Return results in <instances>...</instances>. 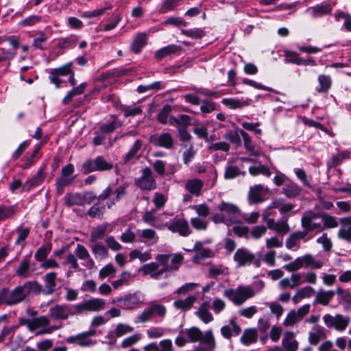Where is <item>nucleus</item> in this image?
Segmentation results:
<instances>
[{
	"label": "nucleus",
	"instance_id": "f257e3e1",
	"mask_svg": "<svg viewBox=\"0 0 351 351\" xmlns=\"http://www.w3.org/2000/svg\"><path fill=\"white\" fill-rule=\"evenodd\" d=\"M184 257L180 254H159L156 256L158 263L151 262L142 266L141 271L143 275H149L154 280H159L163 274L179 269ZM167 277V275H165Z\"/></svg>",
	"mask_w": 351,
	"mask_h": 351
},
{
	"label": "nucleus",
	"instance_id": "f03ea898",
	"mask_svg": "<svg viewBox=\"0 0 351 351\" xmlns=\"http://www.w3.org/2000/svg\"><path fill=\"white\" fill-rule=\"evenodd\" d=\"M324 265V263L321 260H316L312 254H306L302 256L298 257L293 261L287 264L284 268L288 272H293L289 278L291 289L299 287L304 282L302 280V275L300 273L295 271L302 268L320 269Z\"/></svg>",
	"mask_w": 351,
	"mask_h": 351
},
{
	"label": "nucleus",
	"instance_id": "7ed1b4c3",
	"mask_svg": "<svg viewBox=\"0 0 351 351\" xmlns=\"http://www.w3.org/2000/svg\"><path fill=\"white\" fill-rule=\"evenodd\" d=\"M42 286L36 281H27L16 287L11 292L8 288L1 289V298L4 304L14 306L24 301L30 293H41Z\"/></svg>",
	"mask_w": 351,
	"mask_h": 351
},
{
	"label": "nucleus",
	"instance_id": "20e7f679",
	"mask_svg": "<svg viewBox=\"0 0 351 351\" xmlns=\"http://www.w3.org/2000/svg\"><path fill=\"white\" fill-rule=\"evenodd\" d=\"M216 210L210 217V220L215 224L224 223L230 226L241 222L239 219L241 210L236 204L222 201L217 206Z\"/></svg>",
	"mask_w": 351,
	"mask_h": 351
},
{
	"label": "nucleus",
	"instance_id": "39448f33",
	"mask_svg": "<svg viewBox=\"0 0 351 351\" xmlns=\"http://www.w3.org/2000/svg\"><path fill=\"white\" fill-rule=\"evenodd\" d=\"M167 314L166 307L161 304L154 302L138 313L134 319L136 324H145L151 321L154 317L163 319Z\"/></svg>",
	"mask_w": 351,
	"mask_h": 351
},
{
	"label": "nucleus",
	"instance_id": "423d86ee",
	"mask_svg": "<svg viewBox=\"0 0 351 351\" xmlns=\"http://www.w3.org/2000/svg\"><path fill=\"white\" fill-rule=\"evenodd\" d=\"M254 295L255 292L250 286H239L235 289H228L223 291V295L238 306L241 305Z\"/></svg>",
	"mask_w": 351,
	"mask_h": 351
},
{
	"label": "nucleus",
	"instance_id": "0eeeda50",
	"mask_svg": "<svg viewBox=\"0 0 351 351\" xmlns=\"http://www.w3.org/2000/svg\"><path fill=\"white\" fill-rule=\"evenodd\" d=\"M184 333L187 335L188 340L190 342L200 341L206 344L210 348V351H213L215 348V340L212 330H208L203 333L199 328L191 327L186 329Z\"/></svg>",
	"mask_w": 351,
	"mask_h": 351
},
{
	"label": "nucleus",
	"instance_id": "6e6552de",
	"mask_svg": "<svg viewBox=\"0 0 351 351\" xmlns=\"http://www.w3.org/2000/svg\"><path fill=\"white\" fill-rule=\"evenodd\" d=\"M144 297L140 292L129 293L112 299L113 304H118L124 310L132 311L143 304Z\"/></svg>",
	"mask_w": 351,
	"mask_h": 351
},
{
	"label": "nucleus",
	"instance_id": "1a4fd4ad",
	"mask_svg": "<svg viewBox=\"0 0 351 351\" xmlns=\"http://www.w3.org/2000/svg\"><path fill=\"white\" fill-rule=\"evenodd\" d=\"M319 213L313 210H307L303 213L301 218V226L303 228V232H306V234L315 232L316 233L323 231L322 223L317 222V219H319Z\"/></svg>",
	"mask_w": 351,
	"mask_h": 351
},
{
	"label": "nucleus",
	"instance_id": "9d476101",
	"mask_svg": "<svg viewBox=\"0 0 351 351\" xmlns=\"http://www.w3.org/2000/svg\"><path fill=\"white\" fill-rule=\"evenodd\" d=\"M325 326L328 328H334L337 331H344L351 322V317L348 315L337 313L334 315L325 314L323 316Z\"/></svg>",
	"mask_w": 351,
	"mask_h": 351
},
{
	"label": "nucleus",
	"instance_id": "9b49d317",
	"mask_svg": "<svg viewBox=\"0 0 351 351\" xmlns=\"http://www.w3.org/2000/svg\"><path fill=\"white\" fill-rule=\"evenodd\" d=\"M135 185L141 190L153 191L157 188V184L152 169L145 167L141 175L134 180Z\"/></svg>",
	"mask_w": 351,
	"mask_h": 351
},
{
	"label": "nucleus",
	"instance_id": "f8f14e48",
	"mask_svg": "<svg viewBox=\"0 0 351 351\" xmlns=\"http://www.w3.org/2000/svg\"><path fill=\"white\" fill-rule=\"evenodd\" d=\"M105 301L101 298H92L73 306L75 313L80 315L86 311H99L104 308Z\"/></svg>",
	"mask_w": 351,
	"mask_h": 351
},
{
	"label": "nucleus",
	"instance_id": "ddd939ff",
	"mask_svg": "<svg viewBox=\"0 0 351 351\" xmlns=\"http://www.w3.org/2000/svg\"><path fill=\"white\" fill-rule=\"evenodd\" d=\"M49 315L54 319H67L70 316L77 315L73 306L67 304H56L49 310Z\"/></svg>",
	"mask_w": 351,
	"mask_h": 351
},
{
	"label": "nucleus",
	"instance_id": "4468645a",
	"mask_svg": "<svg viewBox=\"0 0 351 351\" xmlns=\"http://www.w3.org/2000/svg\"><path fill=\"white\" fill-rule=\"evenodd\" d=\"M74 173V166L73 164H68L63 167L61 170V175L57 180V191L59 194H62L64 188L69 185L75 179L73 176Z\"/></svg>",
	"mask_w": 351,
	"mask_h": 351
},
{
	"label": "nucleus",
	"instance_id": "2eb2a0df",
	"mask_svg": "<svg viewBox=\"0 0 351 351\" xmlns=\"http://www.w3.org/2000/svg\"><path fill=\"white\" fill-rule=\"evenodd\" d=\"M19 324L21 326H25L30 332H33L39 328L48 326L50 324V320L45 315L34 317L32 319L21 317L19 319Z\"/></svg>",
	"mask_w": 351,
	"mask_h": 351
},
{
	"label": "nucleus",
	"instance_id": "dca6fc26",
	"mask_svg": "<svg viewBox=\"0 0 351 351\" xmlns=\"http://www.w3.org/2000/svg\"><path fill=\"white\" fill-rule=\"evenodd\" d=\"M172 232H177L180 236L186 237L192 233L187 220L184 218L175 219L168 226Z\"/></svg>",
	"mask_w": 351,
	"mask_h": 351
},
{
	"label": "nucleus",
	"instance_id": "f3484780",
	"mask_svg": "<svg viewBox=\"0 0 351 351\" xmlns=\"http://www.w3.org/2000/svg\"><path fill=\"white\" fill-rule=\"evenodd\" d=\"M71 73V64H66L60 68L53 69L49 73V80L54 84L56 88H59L62 82L60 77L69 75Z\"/></svg>",
	"mask_w": 351,
	"mask_h": 351
},
{
	"label": "nucleus",
	"instance_id": "a211bd4d",
	"mask_svg": "<svg viewBox=\"0 0 351 351\" xmlns=\"http://www.w3.org/2000/svg\"><path fill=\"white\" fill-rule=\"evenodd\" d=\"M306 237L307 235L306 234V232H303L302 230H298L292 232L286 239V247L289 250H292L293 248L297 250L299 249L300 247V241H307L308 239H306Z\"/></svg>",
	"mask_w": 351,
	"mask_h": 351
},
{
	"label": "nucleus",
	"instance_id": "6ab92c4d",
	"mask_svg": "<svg viewBox=\"0 0 351 351\" xmlns=\"http://www.w3.org/2000/svg\"><path fill=\"white\" fill-rule=\"evenodd\" d=\"M150 142L154 145L170 149L173 145V139L171 135L168 132L162 133L160 135H154L150 137Z\"/></svg>",
	"mask_w": 351,
	"mask_h": 351
},
{
	"label": "nucleus",
	"instance_id": "aec40b11",
	"mask_svg": "<svg viewBox=\"0 0 351 351\" xmlns=\"http://www.w3.org/2000/svg\"><path fill=\"white\" fill-rule=\"evenodd\" d=\"M66 342L77 345L80 347H90L96 344L97 341L87 337L86 333L81 332L76 335L70 336L66 339Z\"/></svg>",
	"mask_w": 351,
	"mask_h": 351
},
{
	"label": "nucleus",
	"instance_id": "412c9836",
	"mask_svg": "<svg viewBox=\"0 0 351 351\" xmlns=\"http://www.w3.org/2000/svg\"><path fill=\"white\" fill-rule=\"evenodd\" d=\"M326 337V330L323 326L317 325L308 332V341L311 345L316 346Z\"/></svg>",
	"mask_w": 351,
	"mask_h": 351
},
{
	"label": "nucleus",
	"instance_id": "4be33fe9",
	"mask_svg": "<svg viewBox=\"0 0 351 351\" xmlns=\"http://www.w3.org/2000/svg\"><path fill=\"white\" fill-rule=\"evenodd\" d=\"M341 227L337 232L339 239L351 241V217L340 219Z\"/></svg>",
	"mask_w": 351,
	"mask_h": 351
},
{
	"label": "nucleus",
	"instance_id": "5701e85b",
	"mask_svg": "<svg viewBox=\"0 0 351 351\" xmlns=\"http://www.w3.org/2000/svg\"><path fill=\"white\" fill-rule=\"evenodd\" d=\"M45 283V288H42L41 293L44 295H48L53 293L56 291L57 286V274L55 272H49L45 275L43 277Z\"/></svg>",
	"mask_w": 351,
	"mask_h": 351
},
{
	"label": "nucleus",
	"instance_id": "b1692460",
	"mask_svg": "<svg viewBox=\"0 0 351 351\" xmlns=\"http://www.w3.org/2000/svg\"><path fill=\"white\" fill-rule=\"evenodd\" d=\"M234 260L238 263L239 266H245L253 262L254 255L246 249L240 248L235 252Z\"/></svg>",
	"mask_w": 351,
	"mask_h": 351
},
{
	"label": "nucleus",
	"instance_id": "393cba45",
	"mask_svg": "<svg viewBox=\"0 0 351 351\" xmlns=\"http://www.w3.org/2000/svg\"><path fill=\"white\" fill-rule=\"evenodd\" d=\"M267 191V189L261 184H255L251 186L248 193V199L250 203H260L263 201V195Z\"/></svg>",
	"mask_w": 351,
	"mask_h": 351
},
{
	"label": "nucleus",
	"instance_id": "a878e982",
	"mask_svg": "<svg viewBox=\"0 0 351 351\" xmlns=\"http://www.w3.org/2000/svg\"><path fill=\"white\" fill-rule=\"evenodd\" d=\"M195 314L204 324H208L214 319L212 313L210 312L208 302H202Z\"/></svg>",
	"mask_w": 351,
	"mask_h": 351
},
{
	"label": "nucleus",
	"instance_id": "bb28decb",
	"mask_svg": "<svg viewBox=\"0 0 351 351\" xmlns=\"http://www.w3.org/2000/svg\"><path fill=\"white\" fill-rule=\"evenodd\" d=\"M302 188L296 183L289 180L282 188V193L289 199H294L300 195Z\"/></svg>",
	"mask_w": 351,
	"mask_h": 351
},
{
	"label": "nucleus",
	"instance_id": "cd10ccee",
	"mask_svg": "<svg viewBox=\"0 0 351 351\" xmlns=\"http://www.w3.org/2000/svg\"><path fill=\"white\" fill-rule=\"evenodd\" d=\"M298 342L295 339V334L291 331H287L282 340V346L285 351H297Z\"/></svg>",
	"mask_w": 351,
	"mask_h": 351
},
{
	"label": "nucleus",
	"instance_id": "c85d7f7f",
	"mask_svg": "<svg viewBox=\"0 0 351 351\" xmlns=\"http://www.w3.org/2000/svg\"><path fill=\"white\" fill-rule=\"evenodd\" d=\"M147 43V34L145 32L138 33L134 38L130 45L131 51L134 53H138Z\"/></svg>",
	"mask_w": 351,
	"mask_h": 351
},
{
	"label": "nucleus",
	"instance_id": "c756f323",
	"mask_svg": "<svg viewBox=\"0 0 351 351\" xmlns=\"http://www.w3.org/2000/svg\"><path fill=\"white\" fill-rule=\"evenodd\" d=\"M197 301V297L195 295H189L184 299L176 300L173 302V306L176 309L182 311H189Z\"/></svg>",
	"mask_w": 351,
	"mask_h": 351
},
{
	"label": "nucleus",
	"instance_id": "7c9ffc66",
	"mask_svg": "<svg viewBox=\"0 0 351 351\" xmlns=\"http://www.w3.org/2000/svg\"><path fill=\"white\" fill-rule=\"evenodd\" d=\"M203 186L204 182L198 178L189 180L185 183V189L196 197L200 195Z\"/></svg>",
	"mask_w": 351,
	"mask_h": 351
},
{
	"label": "nucleus",
	"instance_id": "2f4dec72",
	"mask_svg": "<svg viewBox=\"0 0 351 351\" xmlns=\"http://www.w3.org/2000/svg\"><path fill=\"white\" fill-rule=\"evenodd\" d=\"M335 295V292L334 291H325L323 289H319L317 292L314 303L327 306L330 300L334 298Z\"/></svg>",
	"mask_w": 351,
	"mask_h": 351
},
{
	"label": "nucleus",
	"instance_id": "473e14b6",
	"mask_svg": "<svg viewBox=\"0 0 351 351\" xmlns=\"http://www.w3.org/2000/svg\"><path fill=\"white\" fill-rule=\"evenodd\" d=\"M252 101L251 99H240L237 98H224L221 100L222 104L230 109L241 108L248 106Z\"/></svg>",
	"mask_w": 351,
	"mask_h": 351
},
{
	"label": "nucleus",
	"instance_id": "72a5a7b5",
	"mask_svg": "<svg viewBox=\"0 0 351 351\" xmlns=\"http://www.w3.org/2000/svg\"><path fill=\"white\" fill-rule=\"evenodd\" d=\"M181 49L182 47L180 46L176 45H170L156 51L154 56L158 60H161L169 55L175 54L179 52Z\"/></svg>",
	"mask_w": 351,
	"mask_h": 351
},
{
	"label": "nucleus",
	"instance_id": "f704fd0d",
	"mask_svg": "<svg viewBox=\"0 0 351 351\" xmlns=\"http://www.w3.org/2000/svg\"><path fill=\"white\" fill-rule=\"evenodd\" d=\"M239 132L243 138L245 149L250 152L252 156H259L261 152L259 150L255 149V146L252 143L250 135L243 130H239Z\"/></svg>",
	"mask_w": 351,
	"mask_h": 351
},
{
	"label": "nucleus",
	"instance_id": "c9c22d12",
	"mask_svg": "<svg viewBox=\"0 0 351 351\" xmlns=\"http://www.w3.org/2000/svg\"><path fill=\"white\" fill-rule=\"evenodd\" d=\"M143 145V142L138 139L132 145L128 152L124 156L123 160L124 163L130 162L134 158H139L138 155V152L141 150Z\"/></svg>",
	"mask_w": 351,
	"mask_h": 351
},
{
	"label": "nucleus",
	"instance_id": "e433bc0d",
	"mask_svg": "<svg viewBox=\"0 0 351 351\" xmlns=\"http://www.w3.org/2000/svg\"><path fill=\"white\" fill-rule=\"evenodd\" d=\"M315 292V291L313 287L310 286L304 287L296 291L292 300L296 304L302 299L311 298Z\"/></svg>",
	"mask_w": 351,
	"mask_h": 351
},
{
	"label": "nucleus",
	"instance_id": "4c0bfd02",
	"mask_svg": "<svg viewBox=\"0 0 351 351\" xmlns=\"http://www.w3.org/2000/svg\"><path fill=\"white\" fill-rule=\"evenodd\" d=\"M308 10H311L313 17L318 18L322 17L324 15L330 14L331 12L332 8L330 4L323 3L317 4L308 9Z\"/></svg>",
	"mask_w": 351,
	"mask_h": 351
},
{
	"label": "nucleus",
	"instance_id": "58836bf2",
	"mask_svg": "<svg viewBox=\"0 0 351 351\" xmlns=\"http://www.w3.org/2000/svg\"><path fill=\"white\" fill-rule=\"evenodd\" d=\"M257 330L255 328H247L241 337V342L244 346H249L257 341Z\"/></svg>",
	"mask_w": 351,
	"mask_h": 351
},
{
	"label": "nucleus",
	"instance_id": "ea45409f",
	"mask_svg": "<svg viewBox=\"0 0 351 351\" xmlns=\"http://www.w3.org/2000/svg\"><path fill=\"white\" fill-rule=\"evenodd\" d=\"M108 227L109 223H104L93 228L90 234V241L94 243L97 240L103 239L108 232Z\"/></svg>",
	"mask_w": 351,
	"mask_h": 351
},
{
	"label": "nucleus",
	"instance_id": "a19ab883",
	"mask_svg": "<svg viewBox=\"0 0 351 351\" xmlns=\"http://www.w3.org/2000/svg\"><path fill=\"white\" fill-rule=\"evenodd\" d=\"M75 253L79 259L88 261L87 266L88 267L92 268L95 265L94 261L90 258L88 251L84 246L80 244H77L75 250Z\"/></svg>",
	"mask_w": 351,
	"mask_h": 351
},
{
	"label": "nucleus",
	"instance_id": "79ce46f5",
	"mask_svg": "<svg viewBox=\"0 0 351 351\" xmlns=\"http://www.w3.org/2000/svg\"><path fill=\"white\" fill-rule=\"evenodd\" d=\"M319 217L323 222V224L322 223L323 231L328 228H334L338 226V221L335 217L326 213H319Z\"/></svg>",
	"mask_w": 351,
	"mask_h": 351
},
{
	"label": "nucleus",
	"instance_id": "37998d69",
	"mask_svg": "<svg viewBox=\"0 0 351 351\" xmlns=\"http://www.w3.org/2000/svg\"><path fill=\"white\" fill-rule=\"evenodd\" d=\"M319 86L316 88L319 93H327L332 86L331 77L326 75H320L317 78Z\"/></svg>",
	"mask_w": 351,
	"mask_h": 351
},
{
	"label": "nucleus",
	"instance_id": "c03bdc74",
	"mask_svg": "<svg viewBox=\"0 0 351 351\" xmlns=\"http://www.w3.org/2000/svg\"><path fill=\"white\" fill-rule=\"evenodd\" d=\"M249 173L252 176H257L261 174L266 177H270L271 175V172L269 167L261 164H259L258 165L250 166L249 167Z\"/></svg>",
	"mask_w": 351,
	"mask_h": 351
},
{
	"label": "nucleus",
	"instance_id": "a18cd8bd",
	"mask_svg": "<svg viewBox=\"0 0 351 351\" xmlns=\"http://www.w3.org/2000/svg\"><path fill=\"white\" fill-rule=\"evenodd\" d=\"M16 274L22 278H27L30 275V263L28 258L25 257L16 270Z\"/></svg>",
	"mask_w": 351,
	"mask_h": 351
},
{
	"label": "nucleus",
	"instance_id": "49530a36",
	"mask_svg": "<svg viewBox=\"0 0 351 351\" xmlns=\"http://www.w3.org/2000/svg\"><path fill=\"white\" fill-rule=\"evenodd\" d=\"M64 203L69 206H83L82 195L80 193H69L64 197Z\"/></svg>",
	"mask_w": 351,
	"mask_h": 351
},
{
	"label": "nucleus",
	"instance_id": "de8ad7c7",
	"mask_svg": "<svg viewBox=\"0 0 351 351\" xmlns=\"http://www.w3.org/2000/svg\"><path fill=\"white\" fill-rule=\"evenodd\" d=\"M191 118L187 114H180L178 117H170L169 123L171 125L187 126L191 124Z\"/></svg>",
	"mask_w": 351,
	"mask_h": 351
},
{
	"label": "nucleus",
	"instance_id": "09e8293b",
	"mask_svg": "<svg viewBox=\"0 0 351 351\" xmlns=\"http://www.w3.org/2000/svg\"><path fill=\"white\" fill-rule=\"evenodd\" d=\"M245 172H242L241 169L232 165H227L224 171V178L226 180H230L235 178L240 175H245Z\"/></svg>",
	"mask_w": 351,
	"mask_h": 351
},
{
	"label": "nucleus",
	"instance_id": "8fccbe9b",
	"mask_svg": "<svg viewBox=\"0 0 351 351\" xmlns=\"http://www.w3.org/2000/svg\"><path fill=\"white\" fill-rule=\"evenodd\" d=\"M97 157L94 159L86 160L82 165L83 173L88 174L94 171H98Z\"/></svg>",
	"mask_w": 351,
	"mask_h": 351
},
{
	"label": "nucleus",
	"instance_id": "3c124183",
	"mask_svg": "<svg viewBox=\"0 0 351 351\" xmlns=\"http://www.w3.org/2000/svg\"><path fill=\"white\" fill-rule=\"evenodd\" d=\"M16 206L0 205V221L11 218L16 213Z\"/></svg>",
	"mask_w": 351,
	"mask_h": 351
},
{
	"label": "nucleus",
	"instance_id": "603ef678",
	"mask_svg": "<svg viewBox=\"0 0 351 351\" xmlns=\"http://www.w3.org/2000/svg\"><path fill=\"white\" fill-rule=\"evenodd\" d=\"M91 250L96 258L105 259L108 256V250L101 243H96L91 247Z\"/></svg>",
	"mask_w": 351,
	"mask_h": 351
},
{
	"label": "nucleus",
	"instance_id": "864d4df0",
	"mask_svg": "<svg viewBox=\"0 0 351 351\" xmlns=\"http://www.w3.org/2000/svg\"><path fill=\"white\" fill-rule=\"evenodd\" d=\"M190 222L192 227L196 230L205 231L208 227V221L203 219L202 217H192Z\"/></svg>",
	"mask_w": 351,
	"mask_h": 351
},
{
	"label": "nucleus",
	"instance_id": "5fc2aeb1",
	"mask_svg": "<svg viewBox=\"0 0 351 351\" xmlns=\"http://www.w3.org/2000/svg\"><path fill=\"white\" fill-rule=\"evenodd\" d=\"M51 244H47V245H42L35 252L34 258L38 261H43L46 258V257L48 256V254L51 252Z\"/></svg>",
	"mask_w": 351,
	"mask_h": 351
},
{
	"label": "nucleus",
	"instance_id": "6e6d98bb",
	"mask_svg": "<svg viewBox=\"0 0 351 351\" xmlns=\"http://www.w3.org/2000/svg\"><path fill=\"white\" fill-rule=\"evenodd\" d=\"M47 40V36L43 32H40L37 36L34 39L32 47L36 49L45 50V43Z\"/></svg>",
	"mask_w": 351,
	"mask_h": 351
},
{
	"label": "nucleus",
	"instance_id": "4d7b16f0",
	"mask_svg": "<svg viewBox=\"0 0 351 351\" xmlns=\"http://www.w3.org/2000/svg\"><path fill=\"white\" fill-rule=\"evenodd\" d=\"M191 208L196 212L199 217H206L210 213V209L206 203L191 206Z\"/></svg>",
	"mask_w": 351,
	"mask_h": 351
},
{
	"label": "nucleus",
	"instance_id": "13d9d810",
	"mask_svg": "<svg viewBox=\"0 0 351 351\" xmlns=\"http://www.w3.org/2000/svg\"><path fill=\"white\" fill-rule=\"evenodd\" d=\"M181 32L186 36L194 38L199 39L205 36V32L202 29L200 28H193L190 29H182Z\"/></svg>",
	"mask_w": 351,
	"mask_h": 351
},
{
	"label": "nucleus",
	"instance_id": "bf43d9fd",
	"mask_svg": "<svg viewBox=\"0 0 351 351\" xmlns=\"http://www.w3.org/2000/svg\"><path fill=\"white\" fill-rule=\"evenodd\" d=\"M130 257L132 260L138 258L141 262H145L152 259V254L149 252H141L139 250H134L130 252Z\"/></svg>",
	"mask_w": 351,
	"mask_h": 351
},
{
	"label": "nucleus",
	"instance_id": "052dcab7",
	"mask_svg": "<svg viewBox=\"0 0 351 351\" xmlns=\"http://www.w3.org/2000/svg\"><path fill=\"white\" fill-rule=\"evenodd\" d=\"M276 233L285 234L290 231V227L287 222V219L277 221L276 225L272 230Z\"/></svg>",
	"mask_w": 351,
	"mask_h": 351
},
{
	"label": "nucleus",
	"instance_id": "680f3d73",
	"mask_svg": "<svg viewBox=\"0 0 351 351\" xmlns=\"http://www.w3.org/2000/svg\"><path fill=\"white\" fill-rule=\"evenodd\" d=\"M193 133L199 138H202L206 141H208V132L207 128L202 124H197L195 125Z\"/></svg>",
	"mask_w": 351,
	"mask_h": 351
},
{
	"label": "nucleus",
	"instance_id": "e2e57ef3",
	"mask_svg": "<svg viewBox=\"0 0 351 351\" xmlns=\"http://www.w3.org/2000/svg\"><path fill=\"white\" fill-rule=\"evenodd\" d=\"M213 252L211 250L208 248H204L196 252L193 258L194 263H199L201 261L211 257Z\"/></svg>",
	"mask_w": 351,
	"mask_h": 351
},
{
	"label": "nucleus",
	"instance_id": "0e129e2a",
	"mask_svg": "<svg viewBox=\"0 0 351 351\" xmlns=\"http://www.w3.org/2000/svg\"><path fill=\"white\" fill-rule=\"evenodd\" d=\"M300 321H301V319L296 314V311L291 310L285 319L283 325L286 327L293 326L295 324Z\"/></svg>",
	"mask_w": 351,
	"mask_h": 351
},
{
	"label": "nucleus",
	"instance_id": "69168bd1",
	"mask_svg": "<svg viewBox=\"0 0 351 351\" xmlns=\"http://www.w3.org/2000/svg\"><path fill=\"white\" fill-rule=\"evenodd\" d=\"M180 0H165L160 9V13H166L169 11L173 10L180 5Z\"/></svg>",
	"mask_w": 351,
	"mask_h": 351
},
{
	"label": "nucleus",
	"instance_id": "338daca9",
	"mask_svg": "<svg viewBox=\"0 0 351 351\" xmlns=\"http://www.w3.org/2000/svg\"><path fill=\"white\" fill-rule=\"evenodd\" d=\"M105 211V206L99 204H94L88 210V214L93 218H101Z\"/></svg>",
	"mask_w": 351,
	"mask_h": 351
},
{
	"label": "nucleus",
	"instance_id": "774afa93",
	"mask_svg": "<svg viewBox=\"0 0 351 351\" xmlns=\"http://www.w3.org/2000/svg\"><path fill=\"white\" fill-rule=\"evenodd\" d=\"M265 245L267 249L280 248L282 247L283 239L282 238H279L276 236H274L267 239L265 240Z\"/></svg>",
	"mask_w": 351,
	"mask_h": 351
}]
</instances>
